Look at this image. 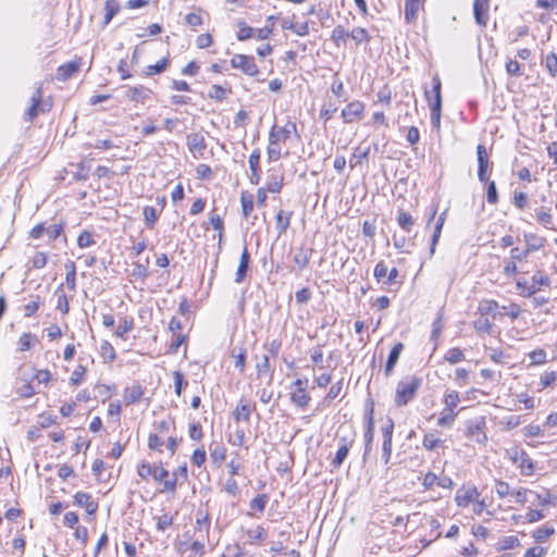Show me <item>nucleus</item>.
<instances>
[{
    "label": "nucleus",
    "instance_id": "nucleus-1",
    "mask_svg": "<svg viewBox=\"0 0 557 557\" xmlns=\"http://www.w3.org/2000/svg\"><path fill=\"white\" fill-rule=\"evenodd\" d=\"M422 384V379L414 375H406L398 383L395 392V405L397 407L406 406L416 397L418 389Z\"/></svg>",
    "mask_w": 557,
    "mask_h": 557
},
{
    "label": "nucleus",
    "instance_id": "nucleus-2",
    "mask_svg": "<svg viewBox=\"0 0 557 557\" xmlns=\"http://www.w3.org/2000/svg\"><path fill=\"white\" fill-rule=\"evenodd\" d=\"M382 436H383V445H382V461L384 465H387L391 460L392 456V447H393V432H394V421L391 418H387L384 425L381 428Z\"/></svg>",
    "mask_w": 557,
    "mask_h": 557
},
{
    "label": "nucleus",
    "instance_id": "nucleus-3",
    "mask_svg": "<svg viewBox=\"0 0 557 557\" xmlns=\"http://www.w3.org/2000/svg\"><path fill=\"white\" fill-rule=\"evenodd\" d=\"M231 65L233 69H238L249 76H256L259 73V69L251 55L235 54L231 59Z\"/></svg>",
    "mask_w": 557,
    "mask_h": 557
},
{
    "label": "nucleus",
    "instance_id": "nucleus-4",
    "mask_svg": "<svg viewBox=\"0 0 557 557\" xmlns=\"http://www.w3.org/2000/svg\"><path fill=\"white\" fill-rule=\"evenodd\" d=\"M153 480L162 484L163 488L161 492L175 493L176 491V473L170 474V472L163 467H157L153 471Z\"/></svg>",
    "mask_w": 557,
    "mask_h": 557
},
{
    "label": "nucleus",
    "instance_id": "nucleus-5",
    "mask_svg": "<svg viewBox=\"0 0 557 557\" xmlns=\"http://www.w3.org/2000/svg\"><path fill=\"white\" fill-rule=\"evenodd\" d=\"M480 493L475 486H462L456 492L455 502L460 508H466L479 498Z\"/></svg>",
    "mask_w": 557,
    "mask_h": 557
},
{
    "label": "nucleus",
    "instance_id": "nucleus-6",
    "mask_svg": "<svg viewBox=\"0 0 557 557\" xmlns=\"http://www.w3.org/2000/svg\"><path fill=\"white\" fill-rule=\"evenodd\" d=\"M366 431H364V453L366 458L372 449L374 438V418H373V406H370L366 411Z\"/></svg>",
    "mask_w": 557,
    "mask_h": 557
},
{
    "label": "nucleus",
    "instance_id": "nucleus-7",
    "mask_svg": "<svg viewBox=\"0 0 557 557\" xmlns=\"http://www.w3.org/2000/svg\"><path fill=\"white\" fill-rule=\"evenodd\" d=\"M476 156H478V178L481 183H486L488 181V166L490 160L486 148L484 145L479 144L476 146Z\"/></svg>",
    "mask_w": 557,
    "mask_h": 557
},
{
    "label": "nucleus",
    "instance_id": "nucleus-8",
    "mask_svg": "<svg viewBox=\"0 0 557 557\" xmlns=\"http://www.w3.org/2000/svg\"><path fill=\"white\" fill-rule=\"evenodd\" d=\"M256 409V405L251 404L246 398H240L233 410V418L236 422L245 421L249 422L252 410Z\"/></svg>",
    "mask_w": 557,
    "mask_h": 557
},
{
    "label": "nucleus",
    "instance_id": "nucleus-9",
    "mask_svg": "<svg viewBox=\"0 0 557 557\" xmlns=\"http://www.w3.org/2000/svg\"><path fill=\"white\" fill-rule=\"evenodd\" d=\"M296 129V124L293 122H288L285 126L273 125L269 133V140H272V143H285Z\"/></svg>",
    "mask_w": 557,
    "mask_h": 557
},
{
    "label": "nucleus",
    "instance_id": "nucleus-10",
    "mask_svg": "<svg viewBox=\"0 0 557 557\" xmlns=\"http://www.w3.org/2000/svg\"><path fill=\"white\" fill-rule=\"evenodd\" d=\"M510 459L520 468L522 474L531 475L533 473V461L524 450H515Z\"/></svg>",
    "mask_w": 557,
    "mask_h": 557
},
{
    "label": "nucleus",
    "instance_id": "nucleus-11",
    "mask_svg": "<svg viewBox=\"0 0 557 557\" xmlns=\"http://www.w3.org/2000/svg\"><path fill=\"white\" fill-rule=\"evenodd\" d=\"M490 0H474L473 2V16L475 23L485 27L488 22Z\"/></svg>",
    "mask_w": 557,
    "mask_h": 557
},
{
    "label": "nucleus",
    "instance_id": "nucleus-12",
    "mask_svg": "<svg viewBox=\"0 0 557 557\" xmlns=\"http://www.w3.org/2000/svg\"><path fill=\"white\" fill-rule=\"evenodd\" d=\"M363 111H364V103L359 100H356V101L348 103L342 110V117L344 119V122L352 123L354 121H356L362 116Z\"/></svg>",
    "mask_w": 557,
    "mask_h": 557
},
{
    "label": "nucleus",
    "instance_id": "nucleus-13",
    "mask_svg": "<svg viewBox=\"0 0 557 557\" xmlns=\"http://www.w3.org/2000/svg\"><path fill=\"white\" fill-rule=\"evenodd\" d=\"M187 146L189 151L195 156H202L207 148L205 137L199 133L187 135Z\"/></svg>",
    "mask_w": 557,
    "mask_h": 557
},
{
    "label": "nucleus",
    "instance_id": "nucleus-14",
    "mask_svg": "<svg viewBox=\"0 0 557 557\" xmlns=\"http://www.w3.org/2000/svg\"><path fill=\"white\" fill-rule=\"evenodd\" d=\"M74 504L85 508L88 515H95L98 510V504L91 499V496L85 492H77L74 495Z\"/></svg>",
    "mask_w": 557,
    "mask_h": 557
},
{
    "label": "nucleus",
    "instance_id": "nucleus-15",
    "mask_svg": "<svg viewBox=\"0 0 557 557\" xmlns=\"http://www.w3.org/2000/svg\"><path fill=\"white\" fill-rule=\"evenodd\" d=\"M249 262H250V253L248 251L247 246H245L243 249L242 256H240L238 268L235 273V278H234L235 283L239 284L245 280L246 273H247V270L249 267Z\"/></svg>",
    "mask_w": 557,
    "mask_h": 557
},
{
    "label": "nucleus",
    "instance_id": "nucleus-16",
    "mask_svg": "<svg viewBox=\"0 0 557 557\" xmlns=\"http://www.w3.org/2000/svg\"><path fill=\"white\" fill-rule=\"evenodd\" d=\"M312 249L300 246L296 249L293 261L297 265L298 270L306 269L310 262Z\"/></svg>",
    "mask_w": 557,
    "mask_h": 557
},
{
    "label": "nucleus",
    "instance_id": "nucleus-17",
    "mask_svg": "<svg viewBox=\"0 0 557 557\" xmlns=\"http://www.w3.org/2000/svg\"><path fill=\"white\" fill-rule=\"evenodd\" d=\"M403 349H404L403 343L395 344L393 346V348L391 349L386 364H385V375L386 376H389L391 373L393 372Z\"/></svg>",
    "mask_w": 557,
    "mask_h": 557
},
{
    "label": "nucleus",
    "instance_id": "nucleus-18",
    "mask_svg": "<svg viewBox=\"0 0 557 557\" xmlns=\"http://www.w3.org/2000/svg\"><path fill=\"white\" fill-rule=\"evenodd\" d=\"M81 61H71L58 67V78L66 81L79 71Z\"/></svg>",
    "mask_w": 557,
    "mask_h": 557
},
{
    "label": "nucleus",
    "instance_id": "nucleus-19",
    "mask_svg": "<svg viewBox=\"0 0 557 557\" xmlns=\"http://www.w3.org/2000/svg\"><path fill=\"white\" fill-rule=\"evenodd\" d=\"M425 98L429 103V108L431 111V124L434 128H440L441 126V113L442 109H440V99L436 100V103L431 102V95L429 90H425Z\"/></svg>",
    "mask_w": 557,
    "mask_h": 557
},
{
    "label": "nucleus",
    "instance_id": "nucleus-20",
    "mask_svg": "<svg viewBox=\"0 0 557 557\" xmlns=\"http://www.w3.org/2000/svg\"><path fill=\"white\" fill-rule=\"evenodd\" d=\"M41 102V86H38L32 96V106L25 112V120L32 122L37 115Z\"/></svg>",
    "mask_w": 557,
    "mask_h": 557
},
{
    "label": "nucleus",
    "instance_id": "nucleus-21",
    "mask_svg": "<svg viewBox=\"0 0 557 557\" xmlns=\"http://www.w3.org/2000/svg\"><path fill=\"white\" fill-rule=\"evenodd\" d=\"M150 92V89L144 86L129 87L127 89V97L132 101L144 102L149 98Z\"/></svg>",
    "mask_w": 557,
    "mask_h": 557
},
{
    "label": "nucleus",
    "instance_id": "nucleus-22",
    "mask_svg": "<svg viewBox=\"0 0 557 557\" xmlns=\"http://www.w3.org/2000/svg\"><path fill=\"white\" fill-rule=\"evenodd\" d=\"M64 269L66 271L65 274V284L71 290H75L76 288V265L72 260H67L64 264Z\"/></svg>",
    "mask_w": 557,
    "mask_h": 557
},
{
    "label": "nucleus",
    "instance_id": "nucleus-23",
    "mask_svg": "<svg viewBox=\"0 0 557 557\" xmlns=\"http://www.w3.org/2000/svg\"><path fill=\"white\" fill-rule=\"evenodd\" d=\"M420 10V0H405V18L408 23L416 21Z\"/></svg>",
    "mask_w": 557,
    "mask_h": 557
},
{
    "label": "nucleus",
    "instance_id": "nucleus-24",
    "mask_svg": "<svg viewBox=\"0 0 557 557\" xmlns=\"http://www.w3.org/2000/svg\"><path fill=\"white\" fill-rule=\"evenodd\" d=\"M226 458V448L223 444H216L210 449V459L215 467H221Z\"/></svg>",
    "mask_w": 557,
    "mask_h": 557
},
{
    "label": "nucleus",
    "instance_id": "nucleus-25",
    "mask_svg": "<svg viewBox=\"0 0 557 557\" xmlns=\"http://www.w3.org/2000/svg\"><path fill=\"white\" fill-rule=\"evenodd\" d=\"M246 348L243 346L235 347L231 354L232 358L234 359V366L239 370L240 373H243L246 368Z\"/></svg>",
    "mask_w": 557,
    "mask_h": 557
},
{
    "label": "nucleus",
    "instance_id": "nucleus-26",
    "mask_svg": "<svg viewBox=\"0 0 557 557\" xmlns=\"http://www.w3.org/2000/svg\"><path fill=\"white\" fill-rule=\"evenodd\" d=\"M292 212H285L283 210H280L275 216L276 220V230L278 232V235L284 234L290 224L292 219Z\"/></svg>",
    "mask_w": 557,
    "mask_h": 557
},
{
    "label": "nucleus",
    "instance_id": "nucleus-27",
    "mask_svg": "<svg viewBox=\"0 0 557 557\" xmlns=\"http://www.w3.org/2000/svg\"><path fill=\"white\" fill-rule=\"evenodd\" d=\"M143 387L140 385H133L131 387H127L124 392V399L127 405L135 404L140 400L143 397Z\"/></svg>",
    "mask_w": 557,
    "mask_h": 557
},
{
    "label": "nucleus",
    "instance_id": "nucleus-28",
    "mask_svg": "<svg viewBox=\"0 0 557 557\" xmlns=\"http://www.w3.org/2000/svg\"><path fill=\"white\" fill-rule=\"evenodd\" d=\"M474 330L480 334H491L493 332L494 323L487 317H480L473 321Z\"/></svg>",
    "mask_w": 557,
    "mask_h": 557
},
{
    "label": "nucleus",
    "instance_id": "nucleus-29",
    "mask_svg": "<svg viewBox=\"0 0 557 557\" xmlns=\"http://www.w3.org/2000/svg\"><path fill=\"white\" fill-rule=\"evenodd\" d=\"M498 308H499V305L496 300L484 299V300L480 301L478 311H479L480 315L487 317L490 314H494Z\"/></svg>",
    "mask_w": 557,
    "mask_h": 557
},
{
    "label": "nucleus",
    "instance_id": "nucleus-30",
    "mask_svg": "<svg viewBox=\"0 0 557 557\" xmlns=\"http://www.w3.org/2000/svg\"><path fill=\"white\" fill-rule=\"evenodd\" d=\"M342 442V445L338 447L335 457L331 462L334 468H339L342 466L350 449L349 444L344 438Z\"/></svg>",
    "mask_w": 557,
    "mask_h": 557
},
{
    "label": "nucleus",
    "instance_id": "nucleus-31",
    "mask_svg": "<svg viewBox=\"0 0 557 557\" xmlns=\"http://www.w3.org/2000/svg\"><path fill=\"white\" fill-rule=\"evenodd\" d=\"M350 37V33L342 25H337L332 32V40L337 47L345 46L347 38Z\"/></svg>",
    "mask_w": 557,
    "mask_h": 557
},
{
    "label": "nucleus",
    "instance_id": "nucleus-32",
    "mask_svg": "<svg viewBox=\"0 0 557 557\" xmlns=\"http://www.w3.org/2000/svg\"><path fill=\"white\" fill-rule=\"evenodd\" d=\"M524 240L527 243V249L532 253L537 251L544 246V239L536 236L535 234H524Z\"/></svg>",
    "mask_w": 557,
    "mask_h": 557
},
{
    "label": "nucleus",
    "instance_id": "nucleus-33",
    "mask_svg": "<svg viewBox=\"0 0 557 557\" xmlns=\"http://www.w3.org/2000/svg\"><path fill=\"white\" fill-rule=\"evenodd\" d=\"M397 223L404 231L410 232L414 224V220L410 213L400 210L397 214Z\"/></svg>",
    "mask_w": 557,
    "mask_h": 557
},
{
    "label": "nucleus",
    "instance_id": "nucleus-34",
    "mask_svg": "<svg viewBox=\"0 0 557 557\" xmlns=\"http://www.w3.org/2000/svg\"><path fill=\"white\" fill-rule=\"evenodd\" d=\"M310 399L311 397L307 394L306 391H295L290 395L292 403L300 408H306Z\"/></svg>",
    "mask_w": 557,
    "mask_h": 557
},
{
    "label": "nucleus",
    "instance_id": "nucleus-35",
    "mask_svg": "<svg viewBox=\"0 0 557 557\" xmlns=\"http://www.w3.org/2000/svg\"><path fill=\"white\" fill-rule=\"evenodd\" d=\"M104 21L103 24L108 25L113 16L120 11V4L116 0H107L104 4Z\"/></svg>",
    "mask_w": 557,
    "mask_h": 557
},
{
    "label": "nucleus",
    "instance_id": "nucleus-36",
    "mask_svg": "<svg viewBox=\"0 0 557 557\" xmlns=\"http://www.w3.org/2000/svg\"><path fill=\"white\" fill-rule=\"evenodd\" d=\"M350 38L355 41V44L358 46L362 42H369L370 41V35L368 30L363 27H355L350 32Z\"/></svg>",
    "mask_w": 557,
    "mask_h": 557
},
{
    "label": "nucleus",
    "instance_id": "nucleus-37",
    "mask_svg": "<svg viewBox=\"0 0 557 557\" xmlns=\"http://www.w3.org/2000/svg\"><path fill=\"white\" fill-rule=\"evenodd\" d=\"M134 327V321L132 318L124 317L119 326L115 330V335L123 339H126V334Z\"/></svg>",
    "mask_w": 557,
    "mask_h": 557
},
{
    "label": "nucleus",
    "instance_id": "nucleus-38",
    "mask_svg": "<svg viewBox=\"0 0 557 557\" xmlns=\"http://www.w3.org/2000/svg\"><path fill=\"white\" fill-rule=\"evenodd\" d=\"M145 224L152 228L159 218V213L154 207L146 206L143 211Z\"/></svg>",
    "mask_w": 557,
    "mask_h": 557
},
{
    "label": "nucleus",
    "instance_id": "nucleus-39",
    "mask_svg": "<svg viewBox=\"0 0 557 557\" xmlns=\"http://www.w3.org/2000/svg\"><path fill=\"white\" fill-rule=\"evenodd\" d=\"M243 215L248 218V215L253 210V196L247 191H243L240 196Z\"/></svg>",
    "mask_w": 557,
    "mask_h": 557
},
{
    "label": "nucleus",
    "instance_id": "nucleus-40",
    "mask_svg": "<svg viewBox=\"0 0 557 557\" xmlns=\"http://www.w3.org/2000/svg\"><path fill=\"white\" fill-rule=\"evenodd\" d=\"M238 32L237 39L239 41H245L255 36V29L250 26H247L244 21H239L237 23Z\"/></svg>",
    "mask_w": 557,
    "mask_h": 557
},
{
    "label": "nucleus",
    "instance_id": "nucleus-41",
    "mask_svg": "<svg viewBox=\"0 0 557 557\" xmlns=\"http://www.w3.org/2000/svg\"><path fill=\"white\" fill-rule=\"evenodd\" d=\"M536 219L539 223H541L544 227L548 230H553V216L549 210H545L544 208H540L536 210Z\"/></svg>",
    "mask_w": 557,
    "mask_h": 557
},
{
    "label": "nucleus",
    "instance_id": "nucleus-42",
    "mask_svg": "<svg viewBox=\"0 0 557 557\" xmlns=\"http://www.w3.org/2000/svg\"><path fill=\"white\" fill-rule=\"evenodd\" d=\"M256 370H257V375L260 377V376H263V375H269L270 377H272V369H271V366H270V357L268 355H264L261 359V361H259L256 366Z\"/></svg>",
    "mask_w": 557,
    "mask_h": 557
},
{
    "label": "nucleus",
    "instance_id": "nucleus-43",
    "mask_svg": "<svg viewBox=\"0 0 557 557\" xmlns=\"http://www.w3.org/2000/svg\"><path fill=\"white\" fill-rule=\"evenodd\" d=\"M445 361L449 362L450 364L458 363L462 360H465V354L460 348H450L446 351L444 355Z\"/></svg>",
    "mask_w": 557,
    "mask_h": 557
},
{
    "label": "nucleus",
    "instance_id": "nucleus-44",
    "mask_svg": "<svg viewBox=\"0 0 557 557\" xmlns=\"http://www.w3.org/2000/svg\"><path fill=\"white\" fill-rule=\"evenodd\" d=\"M457 417V412L450 410V409H443L440 412V418L437 420V424L441 426H448L451 425Z\"/></svg>",
    "mask_w": 557,
    "mask_h": 557
},
{
    "label": "nucleus",
    "instance_id": "nucleus-45",
    "mask_svg": "<svg viewBox=\"0 0 557 557\" xmlns=\"http://www.w3.org/2000/svg\"><path fill=\"white\" fill-rule=\"evenodd\" d=\"M520 545V541L515 535H508L504 536L498 542V549L499 550H506V549H512L515 547H518Z\"/></svg>",
    "mask_w": 557,
    "mask_h": 557
},
{
    "label": "nucleus",
    "instance_id": "nucleus-46",
    "mask_svg": "<svg viewBox=\"0 0 557 557\" xmlns=\"http://www.w3.org/2000/svg\"><path fill=\"white\" fill-rule=\"evenodd\" d=\"M247 536L250 544H256L264 540V537L267 536V531L261 525H258L256 529L248 530Z\"/></svg>",
    "mask_w": 557,
    "mask_h": 557
},
{
    "label": "nucleus",
    "instance_id": "nucleus-47",
    "mask_svg": "<svg viewBox=\"0 0 557 557\" xmlns=\"http://www.w3.org/2000/svg\"><path fill=\"white\" fill-rule=\"evenodd\" d=\"M432 83H433V88H432V91H430L431 102L436 103V100L440 99V109H442V95H441L442 83H441L440 77L437 75H435L432 78Z\"/></svg>",
    "mask_w": 557,
    "mask_h": 557
},
{
    "label": "nucleus",
    "instance_id": "nucleus-48",
    "mask_svg": "<svg viewBox=\"0 0 557 557\" xmlns=\"http://www.w3.org/2000/svg\"><path fill=\"white\" fill-rule=\"evenodd\" d=\"M555 533V529L550 525H543L539 529H536L533 532V537L537 542H544L546 539H548L550 535Z\"/></svg>",
    "mask_w": 557,
    "mask_h": 557
},
{
    "label": "nucleus",
    "instance_id": "nucleus-49",
    "mask_svg": "<svg viewBox=\"0 0 557 557\" xmlns=\"http://www.w3.org/2000/svg\"><path fill=\"white\" fill-rule=\"evenodd\" d=\"M443 226H444L443 221H436L435 222L433 235H432V238H431V246H430V255L431 256L434 255V252H435V248H436V245H437V243L440 240Z\"/></svg>",
    "mask_w": 557,
    "mask_h": 557
},
{
    "label": "nucleus",
    "instance_id": "nucleus-50",
    "mask_svg": "<svg viewBox=\"0 0 557 557\" xmlns=\"http://www.w3.org/2000/svg\"><path fill=\"white\" fill-rule=\"evenodd\" d=\"M269 497L267 494H260L253 499L250 500L249 507L251 509L258 510L259 512H263L265 506L268 504Z\"/></svg>",
    "mask_w": 557,
    "mask_h": 557
},
{
    "label": "nucleus",
    "instance_id": "nucleus-51",
    "mask_svg": "<svg viewBox=\"0 0 557 557\" xmlns=\"http://www.w3.org/2000/svg\"><path fill=\"white\" fill-rule=\"evenodd\" d=\"M422 444L425 449L433 450L443 444V441L436 437L433 433H428L424 435Z\"/></svg>",
    "mask_w": 557,
    "mask_h": 557
},
{
    "label": "nucleus",
    "instance_id": "nucleus-52",
    "mask_svg": "<svg viewBox=\"0 0 557 557\" xmlns=\"http://www.w3.org/2000/svg\"><path fill=\"white\" fill-rule=\"evenodd\" d=\"M531 280H532L531 285H535L536 287H539V290L541 289V286H549V284H550V280L548 277V275L546 273H544L543 271H536L532 275Z\"/></svg>",
    "mask_w": 557,
    "mask_h": 557
},
{
    "label": "nucleus",
    "instance_id": "nucleus-53",
    "mask_svg": "<svg viewBox=\"0 0 557 557\" xmlns=\"http://www.w3.org/2000/svg\"><path fill=\"white\" fill-rule=\"evenodd\" d=\"M158 466H152L149 462H141L137 467V474L143 479L147 480L148 476L153 478V471H156Z\"/></svg>",
    "mask_w": 557,
    "mask_h": 557
},
{
    "label": "nucleus",
    "instance_id": "nucleus-54",
    "mask_svg": "<svg viewBox=\"0 0 557 557\" xmlns=\"http://www.w3.org/2000/svg\"><path fill=\"white\" fill-rule=\"evenodd\" d=\"M545 67L553 77L557 76V55H556V53L549 52L546 54Z\"/></svg>",
    "mask_w": 557,
    "mask_h": 557
},
{
    "label": "nucleus",
    "instance_id": "nucleus-55",
    "mask_svg": "<svg viewBox=\"0 0 557 557\" xmlns=\"http://www.w3.org/2000/svg\"><path fill=\"white\" fill-rule=\"evenodd\" d=\"M267 154L269 161H277L282 156L280 143H272V140H269Z\"/></svg>",
    "mask_w": 557,
    "mask_h": 557
},
{
    "label": "nucleus",
    "instance_id": "nucleus-56",
    "mask_svg": "<svg viewBox=\"0 0 557 557\" xmlns=\"http://www.w3.org/2000/svg\"><path fill=\"white\" fill-rule=\"evenodd\" d=\"M77 245L79 248H88L95 245L92 234L88 231H83L77 237Z\"/></svg>",
    "mask_w": 557,
    "mask_h": 557
},
{
    "label": "nucleus",
    "instance_id": "nucleus-57",
    "mask_svg": "<svg viewBox=\"0 0 557 557\" xmlns=\"http://www.w3.org/2000/svg\"><path fill=\"white\" fill-rule=\"evenodd\" d=\"M32 268L34 269H42L46 267L48 262V256L46 252L38 251L35 253V256L30 259Z\"/></svg>",
    "mask_w": 557,
    "mask_h": 557
},
{
    "label": "nucleus",
    "instance_id": "nucleus-58",
    "mask_svg": "<svg viewBox=\"0 0 557 557\" xmlns=\"http://www.w3.org/2000/svg\"><path fill=\"white\" fill-rule=\"evenodd\" d=\"M283 186V178L277 175L269 176L267 190L270 193H278Z\"/></svg>",
    "mask_w": 557,
    "mask_h": 557
},
{
    "label": "nucleus",
    "instance_id": "nucleus-59",
    "mask_svg": "<svg viewBox=\"0 0 557 557\" xmlns=\"http://www.w3.org/2000/svg\"><path fill=\"white\" fill-rule=\"evenodd\" d=\"M458 403H459V394L455 391L447 393L444 396L445 409H450V410L455 411V408L457 407Z\"/></svg>",
    "mask_w": 557,
    "mask_h": 557
},
{
    "label": "nucleus",
    "instance_id": "nucleus-60",
    "mask_svg": "<svg viewBox=\"0 0 557 557\" xmlns=\"http://www.w3.org/2000/svg\"><path fill=\"white\" fill-rule=\"evenodd\" d=\"M227 90L225 88H223L222 86L220 85H213L211 88H210V91L208 94V96L211 98V99H214L216 101H222L225 99L226 95H227Z\"/></svg>",
    "mask_w": 557,
    "mask_h": 557
},
{
    "label": "nucleus",
    "instance_id": "nucleus-61",
    "mask_svg": "<svg viewBox=\"0 0 557 557\" xmlns=\"http://www.w3.org/2000/svg\"><path fill=\"white\" fill-rule=\"evenodd\" d=\"M487 183V190H486V200L491 205H495L498 202V193L496 188V184L494 181L486 182Z\"/></svg>",
    "mask_w": 557,
    "mask_h": 557
},
{
    "label": "nucleus",
    "instance_id": "nucleus-62",
    "mask_svg": "<svg viewBox=\"0 0 557 557\" xmlns=\"http://www.w3.org/2000/svg\"><path fill=\"white\" fill-rule=\"evenodd\" d=\"M188 435L193 441H200L203 436L202 426L199 422H193L188 428Z\"/></svg>",
    "mask_w": 557,
    "mask_h": 557
},
{
    "label": "nucleus",
    "instance_id": "nucleus-63",
    "mask_svg": "<svg viewBox=\"0 0 557 557\" xmlns=\"http://www.w3.org/2000/svg\"><path fill=\"white\" fill-rule=\"evenodd\" d=\"M168 62H169L168 59L163 58L162 60H160L156 64L148 65L147 69H146V74L147 75H153V74H159V73L163 72L165 70V67L168 66Z\"/></svg>",
    "mask_w": 557,
    "mask_h": 557
},
{
    "label": "nucleus",
    "instance_id": "nucleus-64",
    "mask_svg": "<svg viewBox=\"0 0 557 557\" xmlns=\"http://www.w3.org/2000/svg\"><path fill=\"white\" fill-rule=\"evenodd\" d=\"M163 441L157 433H150L148 437V447L152 450L162 451Z\"/></svg>",
    "mask_w": 557,
    "mask_h": 557
}]
</instances>
